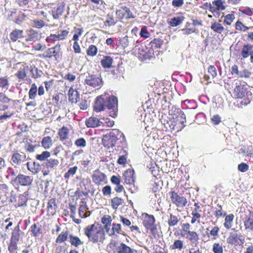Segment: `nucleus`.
<instances>
[{"instance_id": "nucleus-25", "label": "nucleus", "mask_w": 253, "mask_h": 253, "mask_svg": "<svg viewBox=\"0 0 253 253\" xmlns=\"http://www.w3.org/2000/svg\"><path fill=\"white\" fill-rule=\"evenodd\" d=\"M118 22L117 18H116L113 13H108L105 16L104 21L103 28H106L115 26Z\"/></svg>"}, {"instance_id": "nucleus-3", "label": "nucleus", "mask_w": 253, "mask_h": 253, "mask_svg": "<svg viewBox=\"0 0 253 253\" xmlns=\"http://www.w3.org/2000/svg\"><path fill=\"white\" fill-rule=\"evenodd\" d=\"M126 142L124 133L118 129L112 130V131L103 135L102 144L107 148H112L116 145L118 147L123 145Z\"/></svg>"}, {"instance_id": "nucleus-12", "label": "nucleus", "mask_w": 253, "mask_h": 253, "mask_svg": "<svg viewBox=\"0 0 253 253\" xmlns=\"http://www.w3.org/2000/svg\"><path fill=\"white\" fill-rule=\"evenodd\" d=\"M241 60H245L250 57V62L253 65V45L246 43L243 45L240 52Z\"/></svg>"}, {"instance_id": "nucleus-22", "label": "nucleus", "mask_w": 253, "mask_h": 253, "mask_svg": "<svg viewBox=\"0 0 253 253\" xmlns=\"http://www.w3.org/2000/svg\"><path fill=\"white\" fill-rule=\"evenodd\" d=\"M85 83L89 86L96 87L101 84L102 80L97 76L92 75L86 77Z\"/></svg>"}, {"instance_id": "nucleus-42", "label": "nucleus", "mask_w": 253, "mask_h": 253, "mask_svg": "<svg viewBox=\"0 0 253 253\" xmlns=\"http://www.w3.org/2000/svg\"><path fill=\"white\" fill-rule=\"evenodd\" d=\"M88 208L86 205H80L79 209V214L81 218H85L90 215V211H87Z\"/></svg>"}, {"instance_id": "nucleus-63", "label": "nucleus", "mask_w": 253, "mask_h": 253, "mask_svg": "<svg viewBox=\"0 0 253 253\" xmlns=\"http://www.w3.org/2000/svg\"><path fill=\"white\" fill-rule=\"evenodd\" d=\"M59 41V40L57 34H51L45 39V41L48 43H54L55 42Z\"/></svg>"}, {"instance_id": "nucleus-64", "label": "nucleus", "mask_w": 253, "mask_h": 253, "mask_svg": "<svg viewBox=\"0 0 253 253\" xmlns=\"http://www.w3.org/2000/svg\"><path fill=\"white\" fill-rule=\"evenodd\" d=\"M212 251L214 253H223V249L219 243H216L213 245Z\"/></svg>"}, {"instance_id": "nucleus-27", "label": "nucleus", "mask_w": 253, "mask_h": 253, "mask_svg": "<svg viewBox=\"0 0 253 253\" xmlns=\"http://www.w3.org/2000/svg\"><path fill=\"white\" fill-rule=\"evenodd\" d=\"M144 218L143 221V224L146 228L151 227L155 223L156 220L153 215L149 214L147 213L144 214Z\"/></svg>"}, {"instance_id": "nucleus-59", "label": "nucleus", "mask_w": 253, "mask_h": 253, "mask_svg": "<svg viewBox=\"0 0 253 253\" xmlns=\"http://www.w3.org/2000/svg\"><path fill=\"white\" fill-rule=\"evenodd\" d=\"M139 35L141 37L145 39L149 38L151 35L146 26H143L141 27Z\"/></svg>"}, {"instance_id": "nucleus-52", "label": "nucleus", "mask_w": 253, "mask_h": 253, "mask_svg": "<svg viewBox=\"0 0 253 253\" xmlns=\"http://www.w3.org/2000/svg\"><path fill=\"white\" fill-rule=\"evenodd\" d=\"M74 34L73 35V41H79V37L82 36L84 30L83 28H77L74 27Z\"/></svg>"}, {"instance_id": "nucleus-30", "label": "nucleus", "mask_w": 253, "mask_h": 253, "mask_svg": "<svg viewBox=\"0 0 253 253\" xmlns=\"http://www.w3.org/2000/svg\"><path fill=\"white\" fill-rule=\"evenodd\" d=\"M30 231L33 236L38 237L42 233V226L39 224V222L35 223L31 225Z\"/></svg>"}, {"instance_id": "nucleus-62", "label": "nucleus", "mask_w": 253, "mask_h": 253, "mask_svg": "<svg viewBox=\"0 0 253 253\" xmlns=\"http://www.w3.org/2000/svg\"><path fill=\"white\" fill-rule=\"evenodd\" d=\"M69 29L61 30L58 34H57L59 41L64 40L67 38L69 33Z\"/></svg>"}, {"instance_id": "nucleus-5", "label": "nucleus", "mask_w": 253, "mask_h": 253, "mask_svg": "<svg viewBox=\"0 0 253 253\" xmlns=\"http://www.w3.org/2000/svg\"><path fill=\"white\" fill-rule=\"evenodd\" d=\"M226 239L227 243L232 246L238 247L243 246L245 243L244 235L238 230L232 229Z\"/></svg>"}, {"instance_id": "nucleus-57", "label": "nucleus", "mask_w": 253, "mask_h": 253, "mask_svg": "<svg viewBox=\"0 0 253 253\" xmlns=\"http://www.w3.org/2000/svg\"><path fill=\"white\" fill-rule=\"evenodd\" d=\"M9 86L8 78L7 77H0V88L7 89Z\"/></svg>"}, {"instance_id": "nucleus-21", "label": "nucleus", "mask_w": 253, "mask_h": 253, "mask_svg": "<svg viewBox=\"0 0 253 253\" xmlns=\"http://www.w3.org/2000/svg\"><path fill=\"white\" fill-rule=\"evenodd\" d=\"M69 128L65 126H63L58 129L57 134L59 140L64 145L66 144V141L69 138Z\"/></svg>"}, {"instance_id": "nucleus-10", "label": "nucleus", "mask_w": 253, "mask_h": 253, "mask_svg": "<svg viewBox=\"0 0 253 253\" xmlns=\"http://www.w3.org/2000/svg\"><path fill=\"white\" fill-rule=\"evenodd\" d=\"M115 15L117 19L120 22H123L124 19L128 20L135 18L130 8L126 6H122L117 9Z\"/></svg>"}, {"instance_id": "nucleus-53", "label": "nucleus", "mask_w": 253, "mask_h": 253, "mask_svg": "<svg viewBox=\"0 0 253 253\" xmlns=\"http://www.w3.org/2000/svg\"><path fill=\"white\" fill-rule=\"evenodd\" d=\"M50 157V153L47 151H43L41 154H37L36 159L40 161H44Z\"/></svg>"}, {"instance_id": "nucleus-9", "label": "nucleus", "mask_w": 253, "mask_h": 253, "mask_svg": "<svg viewBox=\"0 0 253 253\" xmlns=\"http://www.w3.org/2000/svg\"><path fill=\"white\" fill-rule=\"evenodd\" d=\"M171 203L177 208L183 209L188 203L187 198L183 196L179 195L175 191H171L169 192Z\"/></svg>"}, {"instance_id": "nucleus-38", "label": "nucleus", "mask_w": 253, "mask_h": 253, "mask_svg": "<svg viewBox=\"0 0 253 253\" xmlns=\"http://www.w3.org/2000/svg\"><path fill=\"white\" fill-rule=\"evenodd\" d=\"M42 146L45 149H49L53 145L52 138L50 136H44L41 141Z\"/></svg>"}, {"instance_id": "nucleus-39", "label": "nucleus", "mask_w": 253, "mask_h": 253, "mask_svg": "<svg viewBox=\"0 0 253 253\" xmlns=\"http://www.w3.org/2000/svg\"><path fill=\"white\" fill-rule=\"evenodd\" d=\"M225 217V221L223 223L224 227L226 229H229L232 226L233 221L234 218L233 214L231 213L228 215H226Z\"/></svg>"}, {"instance_id": "nucleus-6", "label": "nucleus", "mask_w": 253, "mask_h": 253, "mask_svg": "<svg viewBox=\"0 0 253 253\" xmlns=\"http://www.w3.org/2000/svg\"><path fill=\"white\" fill-rule=\"evenodd\" d=\"M62 55L61 44L57 43L52 47L46 49L42 54H39L40 58L58 60Z\"/></svg>"}, {"instance_id": "nucleus-55", "label": "nucleus", "mask_w": 253, "mask_h": 253, "mask_svg": "<svg viewBox=\"0 0 253 253\" xmlns=\"http://www.w3.org/2000/svg\"><path fill=\"white\" fill-rule=\"evenodd\" d=\"M26 166L28 170H29L32 173L36 174L39 172L38 166L36 165L35 162H34L32 164H31L30 162H27L26 163Z\"/></svg>"}, {"instance_id": "nucleus-47", "label": "nucleus", "mask_w": 253, "mask_h": 253, "mask_svg": "<svg viewBox=\"0 0 253 253\" xmlns=\"http://www.w3.org/2000/svg\"><path fill=\"white\" fill-rule=\"evenodd\" d=\"M217 207L215 209L214 215L217 218L220 217H224L226 215V213L223 210L222 206L219 204H217Z\"/></svg>"}, {"instance_id": "nucleus-56", "label": "nucleus", "mask_w": 253, "mask_h": 253, "mask_svg": "<svg viewBox=\"0 0 253 253\" xmlns=\"http://www.w3.org/2000/svg\"><path fill=\"white\" fill-rule=\"evenodd\" d=\"M235 26L236 30L243 32H245L251 28L250 27H247L245 26L241 21L239 20H238L236 22Z\"/></svg>"}, {"instance_id": "nucleus-4", "label": "nucleus", "mask_w": 253, "mask_h": 253, "mask_svg": "<svg viewBox=\"0 0 253 253\" xmlns=\"http://www.w3.org/2000/svg\"><path fill=\"white\" fill-rule=\"evenodd\" d=\"M236 86L233 90L235 98L241 99V105L246 106L249 104L252 99V93L249 91L246 85L239 81L236 83Z\"/></svg>"}, {"instance_id": "nucleus-46", "label": "nucleus", "mask_w": 253, "mask_h": 253, "mask_svg": "<svg viewBox=\"0 0 253 253\" xmlns=\"http://www.w3.org/2000/svg\"><path fill=\"white\" fill-rule=\"evenodd\" d=\"M27 199L26 197L23 194H20L15 200L16 204H15L16 207H22L26 205Z\"/></svg>"}, {"instance_id": "nucleus-54", "label": "nucleus", "mask_w": 253, "mask_h": 253, "mask_svg": "<svg viewBox=\"0 0 253 253\" xmlns=\"http://www.w3.org/2000/svg\"><path fill=\"white\" fill-rule=\"evenodd\" d=\"M37 92V86L35 83L33 84L28 92L29 98L30 99H34L36 96Z\"/></svg>"}, {"instance_id": "nucleus-18", "label": "nucleus", "mask_w": 253, "mask_h": 253, "mask_svg": "<svg viewBox=\"0 0 253 253\" xmlns=\"http://www.w3.org/2000/svg\"><path fill=\"white\" fill-rule=\"evenodd\" d=\"M111 228H108V230H106V232L110 237L117 236L118 235H125V232L123 230L122 225L120 223H113L111 224Z\"/></svg>"}, {"instance_id": "nucleus-31", "label": "nucleus", "mask_w": 253, "mask_h": 253, "mask_svg": "<svg viewBox=\"0 0 253 253\" xmlns=\"http://www.w3.org/2000/svg\"><path fill=\"white\" fill-rule=\"evenodd\" d=\"M28 69V66H23L20 68L15 75L19 80L23 81L27 77V72Z\"/></svg>"}, {"instance_id": "nucleus-43", "label": "nucleus", "mask_w": 253, "mask_h": 253, "mask_svg": "<svg viewBox=\"0 0 253 253\" xmlns=\"http://www.w3.org/2000/svg\"><path fill=\"white\" fill-rule=\"evenodd\" d=\"M163 41L159 38H155L149 43L150 48H152L153 50L154 49L161 48L163 45Z\"/></svg>"}, {"instance_id": "nucleus-44", "label": "nucleus", "mask_w": 253, "mask_h": 253, "mask_svg": "<svg viewBox=\"0 0 253 253\" xmlns=\"http://www.w3.org/2000/svg\"><path fill=\"white\" fill-rule=\"evenodd\" d=\"M113 62V59L109 56H105L101 60V64L104 68H110Z\"/></svg>"}, {"instance_id": "nucleus-15", "label": "nucleus", "mask_w": 253, "mask_h": 253, "mask_svg": "<svg viewBox=\"0 0 253 253\" xmlns=\"http://www.w3.org/2000/svg\"><path fill=\"white\" fill-rule=\"evenodd\" d=\"M26 160V155L24 153H20L16 151L11 154V163L13 166H20Z\"/></svg>"}, {"instance_id": "nucleus-16", "label": "nucleus", "mask_w": 253, "mask_h": 253, "mask_svg": "<svg viewBox=\"0 0 253 253\" xmlns=\"http://www.w3.org/2000/svg\"><path fill=\"white\" fill-rule=\"evenodd\" d=\"M24 38V32L22 29H14L9 34V42L13 43L20 42Z\"/></svg>"}, {"instance_id": "nucleus-34", "label": "nucleus", "mask_w": 253, "mask_h": 253, "mask_svg": "<svg viewBox=\"0 0 253 253\" xmlns=\"http://www.w3.org/2000/svg\"><path fill=\"white\" fill-rule=\"evenodd\" d=\"M211 29L215 33L221 34L224 30V28L219 22L211 23Z\"/></svg>"}, {"instance_id": "nucleus-24", "label": "nucleus", "mask_w": 253, "mask_h": 253, "mask_svg": "<svg viewBox=\"0 0 253 253\" xmlns=\"http://www.w3.org/2000/svg\"><path fill=\"white\" fill-rule=\"evenodd\" d=\"M65 3L62 2L58 3L52 9V14L55 19H59L65 10Z\"/></svg>"}, {"instance_id": "nucleus-29", "label": "nucleus", "mask_w": 253, "mask_h": 253, "mask_svg": "<svg viewBox=\"0 0 253 253\" xmlns=\"http://www.w3.org/2000/svg\"><path fill=\"white\" fill-rule=\"evenodd\" d=\"M85 123L87 127H96L100 125L101 122L98 118L91 117L87 119Z\"/></svg>"}, {"instance_id": "nucleus-26", "label": "nucleus", "mask_w": 253, "mask_h": 253, "mask_svg": "<svg viewBox=\"0 0 253 253\" xmlns=\"http://www.w3.org/2000/svg\"><path fill=\"white\" fill-rule=\"evenodd\" d=\"M69 101L71 103H77L80 98V94L77 90H75L73 87H70L68 93Z\"/></svg>"}, {"instance_id": "nucleus-35", "label": "nucleus", "mask_w": 253, "mask_h": 253, "mask_svg": "<svg viewBox=\"0 0 253 253\" xmlns=\"http://www.w3.org/2000/svg\"><path fill=\"white\" fill-rule=\"evenodd\" d=\"M180 220L179 215H175L170 213L168 219V224L169 227H173L178 224Z\"/></svg>"}, {"instance_id": "nucleus-32", "label": "nucleus", "mask_w": 253, "mask_h": 253, "mask_svg": "<svg viewBox=\"0 0 253 253\" xmlns=\"http://www.w3.org/2000/svg\"><path fill=\"white\" fill-rule=\"evenodd\" d=\"M182 235L188 239L192 243H195L199 240V235L195 231H190L186 234L182 233Z\"/></svg>"}, {"instance_id": "nucleus-36", "label": "nucleus", "mask_w": 253, "mask_h": 253, "mask_svg": "<svg viewBox=\"0 0 253 253\" xmlns=\"http://www.w3.org/2000/svg\"><path fill=\"white\" fill-rule=\"evenodd\" d=\"M69 238L71 245L72 246L77 248L84 244V242L78 236L70 235Z\"/></svg>"}, {"instance_id": "nucleus-33", "label": "nucleus", "mask_w": 253, "mask_h": 253, "mask_svg": "<svg viewBox=\"0 0 253 253\" xmlns=\"http://www.w3.org/2000/svg\"><path fill=\"white\" fill-rule=\"evenodd\" d=\"M21 230L19 226V223L14 228L11 233L10 241L18 242L20 239Z\"/></svg>"}, {"instance_id": "nucleus-17", "label": "nucleus", "mask_w": 253, "mask_h": 253, "mask_svg": "<svg viewBox=\"0 0 253 253\" xmlns=\"http://www.w3.org/2000/svg\"><path fill=\"white\" fill-rule=\"evenodd\" d=\"M15 181L22 186H30L33 182V177L32 176L26 175L19 173L15 177Z\"/></svg>"}, {"instance_id": "nucleus-7", "label": "nucleus", "mask_w": 253, "mask_h": 253, "mask_svg": "<svg viewBox=\"0 0 253 253\" xmlns=\"http://www.w3.org/2000/svg\"><path fill=\"white\" fill-rule=\"evenodd\" d=\"M240 213L245 229L248 231H253V211L244 209L243 211L241 210Z\"/></svg>"}, {"instance_id": "nucleus-61", "label": "nucleus", "mask_w": 253, "mask_h": 253, "mask_svg": "<svg viewBox=\"0 0 253 253\" xmlns=\"http://www.w3.org/2000/svg\"><path fill=\"white\" fill-rule=\"evenodd\" d=\"M183 242L180 240H176L173 244L171 246L170 248L172 250L178 249L181 250L183 248Z\"/></svg>"}, {"instance_id": "nucleus-60", "label": "nucleus", "mask_w": 253, "mask_h": 253, "mask_svg": "<svg viewBox=\"0 0 253 253\" xmlns=\"http://www.w3.org/2000/svg\"><path fill=\"white\" fill-rule=\"evenodd\" d=\"M235 18L233 14H228L224 17L223 23L224 25H230Z\"/></svg>"}, {"instance_id": "nucleus-58", "label": "nucleus", "mask_w": 253, "mask_h": 253, "mask_svg": "<svg viewBox=\"0 0 253 253\" xmlns=\"http://www.w3.org/2000/svg\"><path fill=\"white\" fill-rule=\"evenodd\" d=\"M18 243L17 242L10 241L8 246V250L9 253H16L18 249Z\"/></svg>"}, {"instance_id": "nucleus-13", "label": "nucleus", "mask_w": 253, "mask_h": 253, "mask_svg": "<svg viewBox=\"0 0 253 253\" xmlns=\"http://www.w3.org/2000/svg\"><path fill=\"white\" fill-rule=\"evenodd\" d=\"M93 182L96 185H103L107 183V176L98 169L95 170L91 175Z\"/></svg>"}, {"instance_id": "nucleus-37", "label": "nucleus", "mask_w": 253, "mask_h": 253, "mask_svg": "<svg viewBox=\"0 0 253 253\" xmlns=\"http://www.w3.org/2000/svg\"><path fill=\"white\" fill-rule=\"evenodd\" d=\"M220 229L218 226H215L211 228V229L208 232L207 235L209 238L211 237L212 239L216 240L219 236Z\"/></svg>"}, {"instance_id": "nucleus-1", "label": "nucleus", "mask_w": 253, "mask_h": 253, "mask_svg": "<svg viewBox=\"0 0 253 253\" xmlns=\"http://www.w3.org/2000/svg\"><path fill=\"white\" fill-rule=\"evenodd\" d=\"M112 218L111 215L105 214L101 219L102 226L99 223L95 222L89 224L84 228V234L89 242L94 245H100L104 244L107 239L105 231L108 230L111 227Z\"/></svg>"}, {"instance_id": "nucleus-49", "label": "nucleus", "mask_w": 253, "mask_h": 253, "mask_svg": "<svg viewBox=\"0 0 253 253\" xmlns=\"http://www.w3.org/2000/svg\"><path fill=\"white\" fill-rule=\"evenodd\" d=\"M78 168L77 166H74L73 167L70 168L68 171L64 174V177L66 179H69L70 177L73 176L76 174Z\"/></svg>"}, {"instance_id": "nucleus-8", "label": "nucleus", "mask_w": 253, "mask_h": 253, "mask_svg": "<svg viewBox=\"0 0 253 253\" xmlns=\"http://www.w3.org/2000/svg\"><path fill=\"white\" fill-rule=\"evenodd\" d=\"M169 112V115L172 116V119L174 120L175 125L178 126V128L181 129L185 126L186 117L184 112L180 109L174 108V113H172V109Z\"/></svg>"}, {"instance_id": "nucleus-23", "label": "nucleus", "mask_w": 253, "mask_h": 253, "mask_svg": "<svg viewBox=\"0 0 253 253\" xmlns=\"http://www.w3.org/2000/svg\"><path fill=\"white\" fill-rule=\"evenodd\" d=\"M57 205L55 198L49 200L47 204V215L53 216L56 214Z\"/></svg>"}, {"instance_id": "nucleus-11", "label": "nucleus", "mask_w": 253, "mask_h": 253, "mask_svg": "<svg viewBox=\"0 0 253 253\" xmlns=\"http://www.w3.org/2000/svg\"><path fill=\"white\" fill-rule=\"evenodd\" d=\"M138 56L142 61L155 58L154 50L146 46H141L138 48Z\"/></svg>"}, {"instance_id": "nucleus-41", "label": "nucleus", "mask_w": 253, "mask_h": 253, "mask_svg": "<svg viewBox=\"0 0 253 253\" xmlns=\"http://www.w3.org/2000/svg\"><path fill=\"white\" fill-rule=\"evenodd\" d=\"M124 202L122 198L118 197H115L111 199V205L113 209L117 210L118 207L122 205Z\"/></svg>"}, {"instance_id": "nucleus-14", "label": "nucleus", "mask_w": 253, "mask_h": 253, "mask_svg": "<svg viewBox=\"0 0 253 253\" xmlns=\"http://www.w3.org/2000/svg\"><path fill=\"white\" fill-rule=\"evenodd\" d=\"M59 165V161L57 159L50 158L47 159L42 164V166L43 169H45L43 174L44 175L48 174L51 171L55 169Z\"/></svg>"}, {"instance_id": "nucleus-45", "label": "nucleus", "mask_w": 253, "mask_h": 253, "mask_svg": "<svg viewBox=\"0 0 253 253\" xmlns=\"http://www.w3.org/2000/svg\"><path fill=\"white\" fill-rule=\"evenodd\" d=\"M69 233L68 231H62L57 236L55 242L57 244H60L65 242L68 239Z\"/></svg>"}, {"instance_id": "nucleus-19", "label": "nucleus", "mask_w": 253, "mask_h": 253, "mask_svg": "<svg viewBox=\"0 0 253 253\" xmlns=\"http://www.w3.org/2000/svg\"><path fill=\"white\" fill-rule=\"evenodd\" d=\"M27 32V35L25 38V42L27 43L35 42L39 41L41 38V34L39 32L33 29L29 30Z\"/></svg>"}, {"instance_id": "nucleus-28", "label": "nucleus", "mask_w": 253, "mask_h": 253, "mask_svg": "<svg viewBox=\"0 0 253 253\" xmlns=\"http://www.w3.org/2000/svg\"><path fill=\"white\" fill-rule=\"evenodd\" d=\"M118 253H137L136 250L131 249L124 243H121L117 248Z\"/></svg>"}, {"instance_id": "nucleus-2", "label": "nucleus", "mask_w": 253, "mask_h": 253, "mask_svg": "<svg viewBox=\"0 0 253 253\" xmlns=\"http://www.w3.org/2000/svg\"><path fill=\"white\" fill-rule=\"evenodd\" d=\"M118 98L114 95L107 96L106 94L101 95L97 97L94 110L99 112L103 111L105 108L109 110L110 116L115 118L118 114Z\"/></svg>"}, {"instance_id": "nucleus-20", "label": "nucleus", "mask_w": 253, "mask_h": 253, "mask_svg": "<svg viewBox=\"0 0 253 253\" xmlns=\"http://www.w3.org/2000/svg\"><path fill=\"white\" fill-rule=\"evenodd\" d=\"M125 183L128 185L134 184L135 182L134 170L133 169H128L123 174Z\"/></svg>"}, {"instance_id": "nucleus-51", "label": "nucleus", "mask_w": 253, "mask_h": 253, "mask_svg": "<svg viewBox=\"0 0 253 253\" xmlns=\"http://www.w3.org/2000/svg\"><path fill=\"white\" fill-rule=\"evenodd\" d=\"M31 25L34 28L41 29L45 25V23L42 19H34L31 21Z\"/></svg>"}, {"instance_id": "nucleus-50", "label": "nucleus", "mask_w": 253, "mask_h": 253, "mask_svg": "<svg viewBox=\"0 0 253 253\" xmlns=\"http://www.w3.org/2000/svg\"><path fill=\"white\" fill-rule=\"evenodd\" d=\"M86 51L88 56L93 57L97 54L98 49L95 45L91 44L89 45L88 47L86 49Z\"/></svg>"}, {"instance_id": "nucleus-40", "label": "nucleus", "mask_w": 253, "mask_h": 253, "mask_svg": "<svg viewBox=\"0 0 253 253\" xmlns=\"http://www.w3.org/2000/svg\"><path fill=\"white\" fill-rule=\"evenodd\" d=\"M184 17H174L168 21V24L171 27H176L179 25L184 20Z\"/></svg>"}, {"instance_id": "nucleus-48", "label": "nucleus", "mask_w": 253, "mask_h": 253, "mask_svg": "<svg viewBox=\"0 0 253 253\" xmlns=\"http://www.w3.org/2000/svg\"><path fill=\"white\" fill-rule=\"evenodd\" d=\"M241 153L247 156L251 157L253 155V148L252 146H244L240 149Z\"/></svg>"}]
</instances>
